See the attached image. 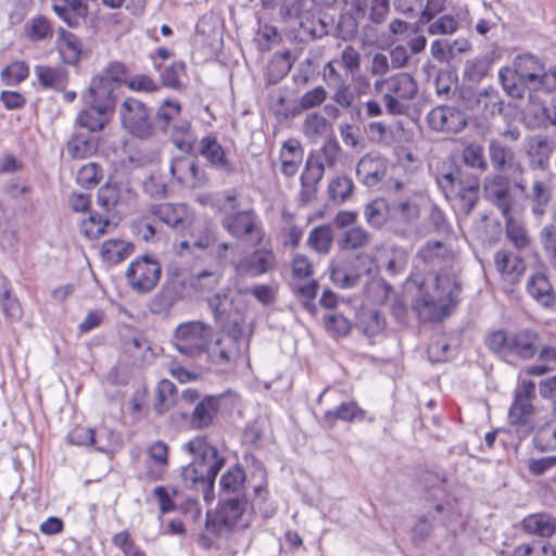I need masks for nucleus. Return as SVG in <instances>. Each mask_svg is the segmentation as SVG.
Listing matches in <instances>:
<instances>
[{"mask_svg": "<svg viewBox=\"0 0 556 556\" xmlns=\"http://www.w3.org/2000/svg\"><path fill=\"white\" fill-rule=\"evenodd\" d=\"M199 153L213 167L224 172L232 170L231 165L225 155L224 148L219 144L215 137H203L199 143Z\"/></svg>", "mask_w": 556, "mask_h": 556, "instance_id": "28", "label": "nucleus"}, {"mask_svg": "<svg viewBox=\"0 0 556 556\" xmlns=\"http://www.w3.org/2000/svg\"><path fill=\"white\" fill-rule=\"evenodd\" d=\"M535 384L531 380H522L515 390L514 401L509 408L510 425L519 427L525 433L533 430V416L535 408Z\"/></svg>", "mask_w": 556, "mask_h": 556, "instance_id": "11", "label": "nucleus"}, {"mask_svg": "<svg viewBox=\"0 0 556 556\" xmlns=\"http://www.w3.org/2000/svg\"><path fill=\"white\" fill-rule=\"evenodd\" d=\"M169 172L179 185L189 189L199 188L206 181L204 170L194 160L187 156L174 157L169 165Z\"/></svg>", "mask_w": 556, "mask_h": 556, "instance_id": "17", "label": "nucleus"}, {"mask_svg": "<svg viewBox=\"0 0 556 556\" xmlns=\"http://www.w3.org/2000/svg\"><path fill=\"white\" fill-rule=\"evenodd\" d=\"M388 160L378 152L365 154L357 163L356 176L367 187H374L386 176Z\"/></svg>", "mask_w": 556, "mask_h": 556, "instance_id": "19", "label": "nucleus"}, {"mask_svg": "<svg viewBox=\"0 0 556 556\" xmlns=\"http://www.w3.org/2000/svg\"><path fill=\"white\" fill-rule=\"evenodd\" d=\"M437 184L453 206L460 214L468 215L479 199V180L471 176L460 179L459 170L444 173L437 176Z\"/></svg>", "mask_w": 556, "mask_h": 556, "instance_id": "7", "label": "nucleus"}, {"mask_svg": "<svg viewBox=\"0 0 556 556\" xmlns=\"http://www.w3.org/2000/svg\"><path fill=\"white\" fill-rule=\"evenodd\" d=\"M366 412L361 408L356 402L350 401L341 403L333 409L327 410L323 416V421L329 428H332L338 420L345 422L363 421Z\"/></svg>", "mask_w": 556, "mask_h": 556, "instance_id": "32", "label": "nucleus"}, {"mask_svg": "<svg viewBox=\"0 0 556 556\" xmlns=\"http://www.w3.org/2000/svg\"><path fill=\"white\" fill-rule=\"evenodd\" d=\"M300 31L306 40L321 39L329 33L328 23L320 16L307 12L299 22Z\"/></svg>", "mask_w": 556, "mask_h": 556, "instance_id": "39", "label": "nucleus"}, {"mask_svg": "<svg viewBox=\"0 0 556 556\" xmlns=\"http://www.w3.org/2000/svg\"><path fill=\"white\" fill-rule=\"evenodd\" d=\"M250 483L244 469L239 464H236L222 475L219 479L220 493L225 497L240 496L250 498L247 493Z\"/></svg>", "mask_w": 556, "mask_h": 556, "instance_id": "21", "label": "nucleus"}, {"mask_svg": "<svg viewBox=\"0 0 556 556\" xmlns=\"http://www.w3.org/2000/svg\"><path fill=\"white\" fill-rule=\"evenodd\" d=\"M275 266L274 252L269 249H260L242 260L238 268L249 276L256 277L270 271Z\"/></svg>", "mask_w": 556, "mask_h": 556, "instance_id": "25", "label": "nucleus"}, {"mask_svg": "<svg viewBox=\"0 0 556 556\" xmlns=\"http://www.w3.org/2000/svg\"><path fill=\"white\" fill-rule=\"evenodd\" d=\"M279 159L281 172L287 177L294 176L303 160V149L299 140L290 138L282 143Z\"/></svg>", "mask_w": 556, "mask_h": 556, "instance_id": "30", "label": "nucleus"}, {"mask_svg": "<svg viewBox=\"0 0 556 556\" xmlns=\"http://www.w3.org/2000/svg\"><path fill=\"white\" fill-rule=\"evenodd\" d=\"M0 306L2 313L12 320L22 318V307L16 296L12 295L10 281L0 276Z\"/></svg>", "mask_w": 556, "mask_h": 556, "instance_id": "41", "label": "nucleus"}, {"mask_svg": "<svg viewBox=\"0 0 556 556\" xmlns=\"http://www.w3.org/2000/svg\"><path fill=\"white\" fill-rule=\"evenodd\" d=\"M211 337V326L202 321L181 323L174 331L172 344L180 354L197 357L206 352Z\"/></svg>", "mask_w": 556, "mask_h": 556, "instance_id": "9", "label": "nucleus"}, {"mask_svg": "<svg viewBox=\"0 0 556 556\" xmlns=\"http://www.w3.org/2000/svg\"><path fill=\"white\" fill-rule=\"evenodd\" d=\"M515 187L521 191L525 199L529 202L531 213L541 219L546 214L552 201L553 174L533 173L529 188H527L525 179L516 180Z\"/></svg>", "mask_w": 556, "mask_h": 556, "instance_id": "10", "label": "nucleus"}, {"mask_svg": "<svg viewBox=\"0 0 556 556\" xmlns=\"http://www.w3.org/2000/svg\"><path fill=\"white\" fill-rule=\"evenodd\" d=\"M370 233L362 227H352L344 231L338 240L341 250H358L369 244Z\"/></svg>", "mask_w": 556, "mask_h": 556, "instance_id": "47", "label": "nucleus"}, {"mask_svg": "<svg viewBox=\"0 0 556 556\" xmlns=\"http://www.w3.org/2000/svg\"><path fill=\"white\" fill-rule=\"evenodd\" d=\"M164 132L168 136L170 142L181 152L191 153L197 143V134L192 128L190 121H175Z\"/></svg>", "mask_w": 556, "mask_h": 556, "instance_id": "26", "label": "nucleus"}, {"mask_svg": "<svg viewBox=\"0 0 556 556\" xmlns=\"http://www.w3.org/2000/svg\"><path fill=\"white\" fill-rule=\"evenodd\" d=\"M374 90L381 96L386 113L391 116L408 114L410 102L416 98L418 85L408 73H397L375 80Z\"/></svg>", "mask_w": 556, "mask_h": 556, "instance_id": "3", "label": "nucleus"}, {"mask_svg": "<svg viewBox=\"0 0 556 556\" xmlns=\"http://www.w3.org/2000/svg\"><path fill=\"white\" fill-rule=\"evenodd\" d=\"M426 23L428 24L427 33L432 36L452 35L459 27L457 18L451 14L441 15L440 17Z\"/></svg>", "mask_w": 556, "mask_h": 556, "instance_id": "57", "label": "nucleus"}, {"mask_svg": "<svg viewBox=\"0 0 556 556\" xmlns=\"http://www.w3.org/2000/svg\"><path fill=\"white\" fill-rule=\"evenodd\" d=\"M224 210L223 227L232 237L239 239L251 235L255 238L256 243L262 241L263 230L256 214L252 210H239L236 195H226Z\"/></svg>", "mask_w": 556, "mask_h": 556, "instance_id": "8", "label": "nucleus"}, {"mask_svg": "<svg viewBox=\"0 0 556 556\" xmlns=\"http://www.w3.org/2000/svg\"><path fill=\"white\" fill-rule=\"evenodd\" d=\"M392 194V220L404 225L416 223L427 203L426 193L409 182L395 180L388 189Z\"/></svg>", "mask_w": 556, "mask_h": 556, "instance_id": "6", "label": "nucleus"}, {"mask_svg": "<svg viewBox=\"0 0 556 556\" xmlns=\"http://www.w3.org/2000/svg\"><path fill=\"white\" fill-rule=\"evenodd\" d=\"M150 213L168 227L178 231L190 229L194 223V212L185 203H160L150 207Z\"/></svg>", "mask_w": 556, "mask_h": 556, "instance_id": "14", "label": "nucleus"}, {"mask_svg": "<svg viewBox=\"0 0 556 556\" xmlns=\"http://www.w3.org/2000/svg\"><path fill=\"white\" fill-rule=\"evenodd\" d=\"M175 392L176 386L172 381L163 379L157 383L154 407L159 413L167 410L174 404Z\"/></svg>", "mask_w": 556, "mask_h": 556, "instance_id": "59", "label": "nucleus"}, {"mask_svg": "<svg viewBox=\"0 0 556 556\" xmlns=\"http://www.w3.org/2000/svg\"><path fill=\"white\" fill-rule=\"evenodd\" d=\"M354 189L353 179L349 176L340 175L329 181L327 192L333 203L341 205L351 199Z\"/></svg>", "mask_w": 556, "mask_h": 556, "instance_id": "40", "label": "nucleus"}, {"mask_svg": "<svg viewBox=\"0 0 556 556\" xmlns=\"http://www.w3.org/2000/svg\"><path fill=\"white\" fill-rule=\"evenodd\" d=\"M250 521L249 498L230 496L220 500L214 513H207L205 528L216 535H223L233 528L248 527Z\"/></svg>", "mask_w": 556, "mask_h": 556, "instance_id": "5", "label": "nucleus"}, {"mask_svg": "<svg viewBox=\"0 0 556 556\" xmlns=\"http://www.w3.org/2000/svg\"><path fill=\"white\" fill-rule=\"evenodd\" d=\"M59 52L65 63L71 65L77 64L81 55L79 38L73 33L63 30L59 40Z\"/></svg>", "mask_w": 556, "mask_h": 556, "instance_id": "42", "label": "nucleus"}, {"mask_svg": "<svg viewBox=\"0 0 556 556\" xmlns=\"http://www.w3.org/2000/svg\"><path fill=\"white\" fill-rule=\"evenodd\" d=\"M333 232L329 225H320L311 230L307 245L319 254H328L332 247Z\"/></svg>", "mask_w": 556, "mask_h": 556, "instance_id": "45", "label": "nucleus"}, {"mask_svg": "<svg viewBox=\"0 0 556 556\" xmlns=\"http://www.w3.org/2000/svg\"><path fill=\"white\" fill-rule=\"evenodd\" d=\"M121 198L119 189L116 185L105 184L97 193V203L105 212H111L115 208Z\"/></svg>", "mask_w": 556, "mask_h": 556, "instance_id": "62", "label": "nucleus"}, {"mask_svg": "<svg viewBox=\"0 0 556 556\" xmlns=\"http://www.w3.org/2000/svg\"><path fill=\"white\" fill-rule=\"evenodd\" d=\"M543 64L531 54L519 55L514 61V67H503L498 77L503 89L508 96L516 99L523 98L527 88H533Z\"/></svg>", "mask_w": 556, "mask_h": 556, "instance_id": "4", "label": "nucleus"}, {"mask_svg": "<svg viewBox=\"0 0 556 556\" xmlns=\"http://www.w3.org/2000/svg\"><path fill=\"white\" fill-rule=\"evenodd\" d=\"M462 156L464 163L471 168L480 169L482 172H484L488 168V163L484 157V151L482 146L480 144H468L463 150Z\"/></svg>", "mask_w": 556, "mask_h": 556, "instance_id": "63", "label": "nucleus"}, {"mask_svg": "<svg viewBox=\"0 0 556 556\" xmlns=\"http://www.w3.org/2000/svg\"><path fill=\"white\" fill-rule=\"evenodd\" d=\"M326 330L334 337H345L352 328L351 321L339 313H328L324 316Z\"/></svg>", "mask_w": 556, "mask_h": 556, "instance_id": "58", "label": "nucleus"}, {"mask_svg": "<svg viewBox=\"0 0 556 556\" xmlns=\"http://www.w3.org/2000/svg\"><path fill=\"white\" fill-rule=\"evenodd\" d=\"M427 122L431 129L457 134L467 125L465 114L453 106L439 105L427 115Z\"/></svg>", "mask_w": 556, "mask_h": 556, "instance_id": "16", "label": "nucleus"}, {"mask_svg": "<svg viewBox=\"0 0 556 556\" xmlns=\"http://www.w3.org/2000/svg\"><path fill=\"white\" fill-rule=\"evenodd\" d=\"M83 97L87 104H94L113 113L115 106L114 85L106 78H93L88 91Z\"/></svg>", "mask_w": 556, "mask_h": 556, "instance_id": "23", "label": "nucleus"}, {"mask_svg": "<svg viewBox=\"0 0 556 556\" xmlns=\"http://www.w3.org/2000/svg\"><path fill=\"white\" fill-rule=\"evenodd\" d=\"M489 156L493 168L500 173L507 169L522 172L521 164L516 161L515 151L498 140L490 141Z\"/></svg>", "mask_w": 556, "mask_h": 556, "instance_id": "27", "label": "nucleus"}, {"mask_svg": "<svg viewBox=\"0 0 556 556\" xmlns=\"http://www.w3.org/2000/svg\"><path fill=\"white\" fill-rule=\"evenodd\" d=\"M229 294V290L223 289L207 300L215 320L224 329H228L231 326L237 327L241 321L240 314L233 308V303Z\"/></svg>", "mask_w": 556, "mask_h": 556, "instance_id": "20", "label": "nucleus"}, {"mask_svg": "<svg viewBox=\"0 0 556 556\" xmlns=\"http://www.w3.org/2000/svg\"><path fill=\"white\" fill-rule=\"evenodd\" d=\"M112 227L110 220L98 214H91L88 219L83 220L80 225L81 232L90 240H97L108 232V228Z\"/></svg>", "mask_w": 556, "mask_h": 556, "instance_id": "55", "label": "nucleus"}, {"mask_svg": "<svg viewBox=\"0 0 556 556\" xmlns=\"http://www.w3.org/2000/svg\"><path fill=\"white\" fill-rule=\"evenodd\" d=\"M494 264L502 279L511 285L517 283L526 270L523 258L504 249L495 253Z\"/></svg>", "mask_w": 556, "mask_h": 556, "instance_id": "22", "label": "nucleus"}, {"mask_svg": "<svg viewBox=\"0 0 556 556\" xmlns=\"http://www.w3.org/2000/svg\"><path fill=\"white\" fill-rule=\"evenodd\" d=\"M342 149L336 137H328L323 143L321 148L316 152L311 153L315 161H319L324 167L333 168L337 166Z\"/></svg>", "mask_w": 556, "mask_h": 556, "instance_id": "43", "label": "nucleus"}, {"mask_svg": "<svg viewBox=\"0 0 556 556\" xmlns=\"http://www.w3.org/2000/svg\"><path fill=\"white\" fill-rule=\"evenodd\" d=\"M181 106L176 100H164L156 113V123L164 131L180 118Z\"/></svg>", "mask_w": 556, "mask_h": 556, "instance_id": "52", "label": "nucleus"}, {"mask_svg": "<svg viewBox=\"0 0 556 556\" xmlns=\"http://www.w3.org/2000/svg\"><path fill=\"white\" fill-rule=\"evenodd\" d=\"M34 71L40 85L45 88L63 90L67 85V73L63 68L37 65Z\"/></svg>", "mask_w": 556, "mask_h": 556, "instance_id": "38", "label": "nucleus"}, {"mask_svg": "<svg viewBox=\"0 0 556 556\" xmlns=\"http://www.w3.org/2000/svg\"><path fill=\"white\" fill-rule=\"evenodd\" d=\"M330 129L331 124L318 112L308 113L302 124L304 136L312 141L318 140Z\"/></svg>", "mask_w": 556, "mask_h": 556, "instance_id": "44", "label": "nucleus"}, {"mask_svg": "<svg viewBox=\"0 0 556 556\" xmlns=\"http://www.w3.org/2000/svg\"><path fill=\"white\" fill-rule=\"evenodd\" d=\"M506 220V236L517 250H523L530 244V238L526 228L513 220L510 214L505 217Z\"/></svg>", "mask_w": 556, "mask_h": 556, "instance_id": "56", "label": "nucleus"}, {"mask_svg": "<svg viewBox=\"0 0 556 556\" xmlns=\"http://www.w3.org/2000/svg\"><path fill=\"white\" fill-rule=\"evenodd\" d=\"M67 153L71 157L81 160L88 157L93 151L92 142L84 135H73L67 142Z\"/></svg>", "mask_w": 556, "mask_h": 556, "instance_id": "60", "label": "nucleus"}, {"mask_svg": "<svg viewBox=\"0 0 556 556\" xmlns=\"http://www.w3.org/2000/svg\"><path fill=\"white\" fill-rule=\"evenodd\" d=\"M358 327L367 337H374L384 330L386 320L379 311H365L359 316Z\"/></svg>", "mask_w": 556, "mask_h": 556, "instance_id": "53", "label": "nucleus"}, {"mask_svg": "<svg viewBox=\"0 0 556 556\" xmlns=\"http://www.w3.org/2000/svg\"><path fill=\"white\" fill-rule=\"evenodd\" d=\"M28 75V65L23 61H16L1 72V79L5 85L15 86L25 80Z\"/></svg>", "mask_w": 556, "mask_h": 556, "instance_id": "61", "label": "nucleus"}, {"mask_svg": "<svg viewBox=\"0 0 556 556\" xmlns=\"http://www.w3.org/2000/svg\"><path fill=\"white\" fill-rule=\"evenodd\" d=\"M457 251L446 241L428 240L417 252V260L435 274L432 292L425 283L419 288V296L413 304L421 321L440 320L447 315L460 292L457 278Z\"/></svg>", "mask_w": 556, "mask_h": 556, "instance_id": "1", "label": "nucleus"}, {"mask_svg": "<svg viewBox=\"0 0 556 556\" xmlns=\"http://www.w3.org/2000/svg\"><path fill=\"white\" fill-rule=\"evenodd\" d=\"M539 336L531 330H520L510 336L509 353L522 359L532 358L538 352Z\"/></svg>", "mask_w": 556, "mask_h": 556, "instance_id": "31", "label": "nucleus"}, {"mask_svg": "<svg viewBox=\"0 0 556 556\" xmlns=\"http://www.w3.org/2000/svg\"><path fill=\"white\" fill-rule=\"evenodd\" d=\"M126 278L132 290L139 293L150 292L161 278V265L152 256L138 257L129 264Z\"/></svg>", "mask_w": 556, "mask_h": 556, "instance_id": "12", "label": "nucleus"}, {"mask_svg": "<svg viewBox=\"0 0 556 556\" xmlns=\"http://www.w3.org/2000/svg\"><path fill=\"white\" fill-rule=\"evenodd\" d=\"M24 34L30 41H40L51 38L53 29L50 21L46 16L38 15L25 23Z\"/></svg>", "mask_w": 556, "mask_h": 556, "instance_id": "46", "label": "nucleus"}, {"mask_svg": "<svg viewBox=\"0 0 556 556\" xmlns=\"http://www.w3.org/2000/svg\"><path fill=\"white\" fill-rule=\"evenodd\" d=\"M112 543L118 547L125 556H146V553L136 544L126 531L113 535Z\"/></svg>", "mask_w": 556, "mask_h": 556, "instance_id": "64", "label": "nucleus"}, {"mask_svg": "<svg viewBox=\"0 0 556 556\" xmlns=\"http://www.w3.org/2000/svg\"><path fill=\"white\" fill-rule=\"evenodd\" d=\"M222 280V271L216 269H204L190 275L189 285L201 292L212 291Z\"/></svg>", "mask_w": 556, "mask_h": 556, "instance_id": "49", "label": "nucleus"}, {"mask_svg": "<svg viewBox=\"0 0 556 556\" xmlns=\"http://www.w3.org/2000/svg\"><path fill=\"white\" fill-rule=\"evenodd\" d=\"M484 194L501 211L504 217H508L515 199L511 193V182L507 176L495 174L485 177Z\"/></svg>", "mask_w": 556, "mask_h": 556, "instance_id": "15", "label": "nucleus"}, {"mask_svg": "<svg viewBox=\"0 0 556 556\" xmlns=\"http://www.w3.org/2000/svg\"><path fill=\"white\" fill-rule=\"evenodd\" d=\"M392 205L383 198H377L364 207L366 223L375 229L382 228L389 219H392Z\"/></svg>", "mask_w": 556, "mask_h": 556, "instance_id": "34", "label": "nucleus"}, {"mask_svg": "<svg viewBox=\"0 0 556 556\" xmlns=\"http://www.w3.org/2000/svg\"><path fill=\"white\" fill-rule=\"evenodd\" d=\"M222 396L206 395L197 404L190 417V426L193 429L202 430L213 425L220 407Z\"/></svg>", "mask_w": 556, "mask_h": 556, "instance_id": "24", "label": "nucleus"}, {"mask_svg": "<svg viewBox=\"0 0 556 556\" xmlns=\"http://www.w3.org/2000/svg\"><path fill=\"white\" fill-rule=\"evenodd\" d=\"M119 115L123 127L134 136L139 138L151 136L150 112L141 101L127 98L121 105Z\"/></svg>", "mask_w": 556, "mask_h": 556, "instance_id": "13", "label": "nucleus"}, {"mask_svg": "<svg viewBox=\"0 0 556 556\" xmlns=\"http://www.w3.org/2000/svg\"><path fill=\"white\" fill-rule=\"evenodd\" d=\"M112 113L94 104H88L87 109L79 112L76 124L89 131H99L109 123Z\"/></svg>", "mask_w": 556, "mask_h": 556, "instance_id": "35", "label": "nucleus"}, {"mask_svg": "<svg viewBox=\"0 0 556 556\" xmlns=\"http://www.w3.org/2000/svg\"><path fill=\"white\" fill-rule=\"evenodd\" d=\"M523 529L529 534L549 538L556 531V520L547 514H533L523 519Z\"/></svg>", "mask_w": 556, "mask_h": 556, "instance_id": "37", "label": "nucleus"}, {"mask_svg": "<svg viewBox=\"0 0 556 556\" xmlns=\"http://www.w3.org/2000/svg\"><path fill=\"white\" fill-rule=\"evenodd\" d=\"M181 448L193 457L192 462L181 469L185 486L201 491L204 500L210 502L214 495L215 479L225 466V456L202 435L184 443Z\"/></svg>", "mask_w": 556, "mask_h": 556, "instance_id": "2", "label": "nucleus"}, {"mask_svg": "<svg viewBox=\"0 0 556 556\" xmlns=\"http://www.w3.org/2000/svg\"><path fill=\"white\" fill-rule=\"evenodd\" d=\"M421 481L425 486L422 495L424 502H430L432 495L435 498H442L446 495V479L443 476L428 471L424 473Z\"/></svg>", "mask_w": 556, "mask_h": 556, "instance_id": "51", "label": "nucleus"}, {"mask_svg": "<svg viewBox=\"0 0 556 556\" xmlns=\"http://www.w3.org/2000/svg\"><path fill=\"white\" fill-rule=\"evenodd\" d=\"M539 240L548 263L556 268V225L546 224L539 232Z\"/></svg>", "mask_w": 556, "mask_h": 556, "instance_id": "54", "label": "nucleus"}, {"mask_svg": "<svg viewBox=\"0 0 556 556\" xmlns=\"http://www.w3.org/2000/svg\"><path fill=\"white\" fill-rule=\"evenodd\" d=\"M468 108L482 113L488 118L502 112V101L498 92L493 89H484L473 94Z\"/></svg>", "mask_w": 556, "mask_h": 556, "instance_id": "33", "label": "nucleus"}, {"mask_svg": "<svg viewBox=\"0 0 556 556\" xmlns=\"http://www.w3.org/2000/svg\"><path fill=\"white\" fill-rule=\"evenodd\" d=\"M533 445L540 452L556 450V421L542 425L533 437Z\"/></svg>", "mask_w": 556, "mask_h": 556, "instance_id": "50", "label": "nucleus"}, {"mask_svg": "<svg viewBox=\"0 0 556 556\" xmlns=\"http://www.w3.org/2000/svg\"><path fill=\"white\" fill-rule=\"evenodd\" d=\"M529 294L544 306H551L555 301V292L548 278L541 273L531 277L527 283Z\"/></svg>", "mask_w": 556, "mask_h": 556, "instance_id": "36", "label": "nucleus"}, {"mask_svg": "<svg viewBox=\"0 0 556 556\" xmlns=\"http://www.w3.org/2000/svg\"><path fill=\"white\" fill-rule=\"evenodd\" d=\"M134 251V247L119 239H110L103 242L101 254L103 258L112 263H119L128 257Z\"/></svg>", "mask_w": 556, "mask_h": 556, "instance_id": "48", "label": "nucleus"}, {"mask_svg": "<svg viewBox=\"0 0 556 556\" xmlns=\"http://www.w3.org/2000/svg\"><path fill=\"white\" fill-rule=\"evenodd\" d=\"M206 351L213 364L228 366L238 355V341L233 336L225 334Z\"/></svg>", "mask_w": 556, "mask_h": 556, "instance_id": "29", "label": "nucleus"}, {"mask_svg": "<svg viewBox=\"0 0 556 556\" xmlns=\"http://www.w3.org/2000/svg\"><path fill=\"white\" fill-rule=\"evenodd\" d=\"M169 447L163 441H155L147 447L144 476L149 481L163 480L169 467Z\"/></svg>", "mask_w": 556, "mask_h": 556, "instance_id": "18", "label": "nucleus"}]
</instances>
